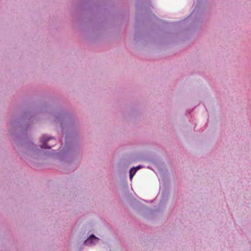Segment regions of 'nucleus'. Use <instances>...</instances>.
<instances>
[{
  "label": "nucleus",
  "instance_id": "nucleus-1",
  "mask_svg": "<svg viewBox=\"0 0 251 251\" xmlns=\"http://www.w3.org/2000/svg\"><path fill=\"white\" fill-rule=\"evenodd\" d=\"M41 146L42 149H50L56 143L55 139L52 138L47 137L46 135H43L41 138Z\"/></svg>",
  "mask_w": 251,
  "mask_h": 251
},
{
  "label": "nucleus",
  "instance_id": "nucleus-2",
  "mask_svg": "<svg viewBox=\"0 0 251 251\" xmlns=\"http://www.w3.org/2000/svg\"><path fill=\"white\" fill-rule=\"evenodd\" d=\"M98 241L99 238L95 236L94 235H92L85 241L84 244L87 246H89L91 245L95 244L98 243Z\"/></svg>",
  "mask_w": 251,
  "mask_h": 251
},
{
  "label": "nucleus",
  "instance_id": "nucleus-3",
  "mask_svg": "<svg viewBox=\"0 0 251 251\" xmlns=\"http://www.w3.org/2000/svg\"><path fill=\"white\" fill-rule=\"evenodd\" d=\"M140 168V167H138L136 168L131 169L130 170V178L131 179L133 175L136 173L137 170Z\"/></svg>",
  "mask_w": 251,
  "mask_h": 251
}]
</instances>
